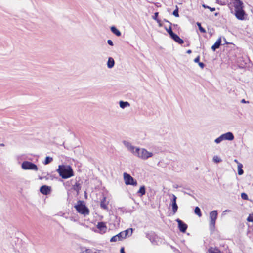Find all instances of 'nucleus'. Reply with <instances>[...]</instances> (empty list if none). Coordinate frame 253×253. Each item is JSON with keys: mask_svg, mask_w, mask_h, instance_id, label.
Here are the masks:
<instances>
[{"mask_svg": "<svg viewBox=\"0 0 253 253\" xmlns=\"http://www.w3.org/2000/svg\"><path fill=\"white\" fill-rule=\"evenodd\" d=\"M166 30L168 32V33L169 34L170 37L174 34L172 30L171 27H169V28H166Z\"/></svg>", "mask_w": 253, "mask_h": 253, "instance_id": "7c9ffc66", "label": "nucleus"}, {"mask_svg": "<svg viewBox=\"0 0 253 253\" xmlns=\"http://www.w3.org/2000/svg\"><path fill=\"white\" fill-rule=\"evenodd\" d=\"M0 146H4V144H3V143H1V144H0Z\"/></svg>", "mask_w": 253, "mask_h": 253, "instance_id": "09e8293b", "label": "nucleus"}, {"mask_svg": "<svg viewBox=\"0 0 253 253\" xmlns=\"http://www.w3.org/2000/svg\"><path fill=\"white\" fill-rule=\"evenodd\" d=\"M110 29H111V32L112 33H113L115 35H116L117 36H121V33L115 27L112 26Z\"/></svg>", "mask_w": 253, "mask_h": 253, "instance_id": "6ab92c4d", "label": "nucleus"}, {"mask_svg": "<svg viewBox=\"0 0 253 253\" xmlns=\"http://www.w3.org/2000/svg\"><path fill=\"white\" fill-rule=\"evenodd\" d=\"M252 203H253V200H249Z\"/></svg>", "mask_w": 253, "mask_h": 253, "instance_id": "3c124183", "label": "nucleus"}, {"mask_svg": "<svg viewBox=\"0 0 253 253\" xmlns=\"http://www.w3.org/2000/svg\"><path fill=\"white\" fill-rule=\"evenodd\" d=\"M199 60H200V57L199 56H198L195 59H194V62L195 63H199Z\"/></svg>", "mask_w": 253, "mask_h": 253, "instance_id": "58836bf2", "label": "nucleus"}, {"mask_svg": "<svg viewBox=\"0 0 253 253\" xmlns=\"http://www.w3.org/2000/svg\"><path fill=\"white\" fill-rule=\"evenodd\" d=\"M223 137V140H233L234 138V135L231 132H228L221 135Z\"/></svg>", "mask_w": 253, "mask_h": 253, "instance_id": "ddd939ff", "label": "nucleus"}, {"mask_svg": "<svg viewBox=\"0 0 253 253\" xmlns=\"http://www.w3.org/2000/svg\"><path fill=\"white\" fill-rule=\"evenodd\" d=\"M209 253H219V250L217 248H210L208 250Z\"/></svg>", "mask_w": 253, "mask_h": 253, "instance_id": "393cba45", "label": "nucleus"}, {"mask_svg": "<svg viewBox=\"0 0 253 253\" xmlns=\"http://www.w3.org/2000/svg\"><path fill=\"white\" fill-rule=\"evenodd\" d=\"M169 196L171 197V198H170V201L172 210L173 213L175 214L177 212L178 209V206L176 204L177 197L173 194H169Z\"/></svg>", "mask_w": 253, "mask_h": 253, "instance_id": "6e6552de", "label": "nucleus"}, {"mask_svg": "<svg viewBox=\"0 0 253 253\" xmlns=\"http://www.w3.org/2000/svg\"><path fill=\"white\" fill-rule=\"evenodd\" d=\"M78 185H79V184H78V183H76V185H75L74 186H78Z\"/></svg>", "mask_w": 253, "mask_h": 253, "instance_id": "8fccbe9b", "label": "nucleus"}, {"mask_svg": "<svg viewBox=\"0 0 253 253\" xmlns=\"http://www.w3.org/2000/svg\"><path fill=\"white\" fill-rule=\"evenodd\" d=\"M51 191V187L47 185L42 186L40 188V192L44 194L47 195Z\"/></svg>", "mask_w": 253, "mask_h": 253, "instance_id": "f8f14e48", "label": "nucleus"}, {"mask_svg": "<svg viewBox=\"0 0 253 253\" xmlns=\"http://www.w3.org/2000/svg\"><path fill=\"white\" fill-rule=\"evenodd\" d=\"M107 43L109 45H110L111 46H113V45H114L113 42L111 40H108Z\"/></svg>", "mask_w": 253, "mask_h": 253, "instance_id": "4c0bfd02", "label": "nucleus"}, {"mask_svg": "<svg viewBox=\"0 0 253 253\" xmlns=\"http://www.w3.org/2000/svg\"><path fill=\"white\" fill-rule=\"evenodd\" d=\"M234 161L235 163H236L238 165H239V164H241L240 163H239V162H238V161L237 159H235V160H234Z\"/></svg>", "mask_w": 253, "mask_h": 253, "instance_id": "49530a36", "label": "nucleus"}, {"mask_svg": "<svg viewBox=\"0 0 253 253\" xmlns=\"http://www.w3.org/2000/svg\"><path fill=\"white\" fill-rule=\"evenodd\" d=\"M57 171L59 175L64 179L70 178L74 175L71 167L68 165H59Z\"/></svg>", "mask_w": 253, "mask_h": 253, "instance_id": "f257e3e1", "label": "nucleus"}, {"mask_svg": "<svg viewBox=\"0 0 253 253\" xmlns=\"http://www.w3.org/2000/svg\"><path fill=\"white\" fill-rule=\"evenodd\" d=\"M79 253H101V252L100 251H98L95 249H87Z\"/></svg>", "mask_w": 253, "mask_h": 253, "instance_id": "a211bd4d", "label": "nucleus"}, {"mask_svg": "<svg viewBox=\"0 0 253 253\" xmlns=\"http://www.w3.org/2000/svg\"><path fill=\"white\" fill-rule=\"evenodd\" d=\"M97 228L102 233L105 232L107 227L105 224L103 222H99L97 225Z\"/></svg>", "mask_w": 253, "mask_h": 253, "instance_id": "4468645a", "label": "nucleus"}, {"mask_svg": "<svg viewBox=\"0 0 253 253\" xmlns=\"http://www.w3.org/2000/svg\"><path fill=\"white\" fill-rule=\"evenodd\" d=\"M247 220L248 222L253 221V212L252 214H250L248 217Z\"/></svg>", "mask_w": 253, "mask_h": 253, "instance_id": "c9c22d12", "label": "nucleus"}, {"mask_svg": "<svg viewBox=\"0 0 253 253\" xmlns=\"http://www.w3.org/2000/svg\"><path fill=\"white\" fill-rule=\"evenodd\" d=\"M123 178L125 181V183L126 185H133L136 186L137 182L129 174L126 172L123 173Z\"/></svg>", "mask_w": 253, "mask_h": 253, "instance_id": "423d86ee", "label": "nucleus"}, {"mask_svg": "<svg viewBox=\"0 0 253 253\" xmlns=\"http://www.w3.org/2000/svg\"><path fill=\"white\" fill-rule=\"evenodd\" d=\"M251 222H253V221H252Z\"/></svg>", "mask_w": 253, "mask_h": 253, "instance_id": "603ef678", "label": "nucleus"}, {"mask_svg": "<svg viewBox=\"0 0 253 253\" xmlns=\"http://www.w3.org/2000/svg\"><path fill=\"white\" fill-rule=\"evenodd\" d=\"M221 43V38H219L215 42V43L212 46L211 49L214 51L216 49L218 48Z\"/></svg>", "mask_w": 253, "mask_h": 253, "instance_id": "dca6fc26", "label": "nucleus"}, {"mask_svg": "<svg viewBox=\"0 0 253 253\" xmlns=\"http://www.w3.org/2000/svg\"><path fill=\"white\" fill-rule=\"evenodd\" d=\"M195 213L197 214L199 217H201L202 214L201 213L200 209L198 207H196L194 210Z\"/></svg>", "mask_w": 253, "mask_h": 253, "instance_id": "bb28decb", "label": "nucleus"}, {"mask_svg": "<svg viewBox=\"0 0 253 253\" xmlns=\"http://www.w3.org/2000/svg\"><path fill=\"white\" fill-rule=\"evenodd\" d=\"M100 206L103 209H107V203L106 201L105 197H104L103 199L101 201Z\"/></svg>", "mask_w": 253, "mask_h": 253, "instance_id": "412c9836", "label": "nucleus"}, {"mask_svg": "<svg viewBox=\"0 0 253 253\" xmlns=\"http://www.w3.org/2000/svg\"><path fill=\"white\" fill-rule=\"evenodd\" d=\"M202 6H203V7L205 8H208V9H209V6H207V5H205V4H203V5H202Z\"/></svg>", "mask_w": 253, "mask_h": 253, "instance_id": "c03bdc74", "label": "nucleus"}, {"mask_svg": "<svg viewBox=\"0 0 253 253\" xmlns=\"http://www.w3.org/2000/svg\"><path fill=\"white\" fill-rule=\"evenodd\" d=\"M230 211H230V210H225V211H223V213H225V212H230Z\"/></svg>", "mask_w": 253, "mask_h": 253, "instance_id": "a18cd8bd", "label": "nucleus"}, {"mask_svg": "<svg viewBox=\"0 0 253 253\" xmlns=\"http://www.w3.org/2000/svg\"><path fill=\"white\" fill-rule=\"evenodd\" d=\"M241 197L244 200H249L248 196L247 194L245 193H242L241 194Z\"/></svg>", "mask_w": 253, "mask_h": 253, "instance_id": "72a5a7b5", "label": "nucleus"}, {"mask_svg": "<svg viewBox=\"0 0 253 253\" xmlns=\"http://www.w3.org/2000/svg\"><path fill=\"white\" fill-rule=\"evenodd\" d=\"M75 208L79 213L84 216L89 214V209L84 204L83 201H79L77 204L75 206Z\"/></svg>", "mask_w": 253, "mask_h": 253, "instance_id": "7ed1b4c3", "label": "nucleus"}, {"mask_svg": "<svg viewBox=\"0 0 253 253\" xmlns=\"http://www.w3.org/2000/svg\"><path fill=\"white\" fill-rule=\"evenodd\" d=\"M176 221L178 223L179 230L183 233L185 232L187 228V225L179 219H176Z\"/></svg>", "mask_w": 253, "mask_h": 253, "instance_id": "9d476101", "label": "nucleus"}, {"mask_svg": "<svg viewBox=\"0 0 253 253\" xmlns=\"http://www.w3.org/2000/svg\"><path fill=\"white\" fill-rule=\"evenodd\" d=\"M245 15V12L243 10V9L241 10H238L235 11V15L236 17L240 20H243L244 19V16Z\"/></svg>", "mask_w": 253, "mask_h": 253, "instance_id": "9b49d317", "label": "nucleus"}, {"mask_svg": "<svg viewBox=\"0 0 253 253\" xmlns=\"http://www.w3.org/2000/svg\"><path fill=\"white\" fill-rule=\"evenodd\" d=\"M173 15L175 16L176 17H179V14H178V9L177 8H176V9H175L173 12Z\"/></svg>", "mask_w": 253, "mask_h": 253, "instance_id": "e433bc0d", "label": "nucleus"}, {"mask_svg": "<svg viewBox=\"0 0 253 253\" xmlns=\"http://www.w3.org/2000/svg\"><path fill=\"white\" fill-rule=\"evenodd\" d=\"M115 61L112 57H109L107 65L108 68H112L114 66Z\"/></svg>", "mask_w": 253, "mask_h": 253, "instance_id": "f3484780", "label": "nucleus"}, {"mask_svg": "<svg viewBox=\"0 0 253 253\" xmlns=\"http://www.w3.org/2000/svg\"><path fill=\"white\" fill-rule=\"evenodd\" d=\"M233 2L235 11L243 9V3L240 0H231Z\"/></svg>", "mask_w": 253, "mask_h": 253, "instance_id": "1a4fd4ad", "label": "nucleus"}, {"mask_svg": "<svg viewBox=\"0 0 253 253\" xmlns=\"http://www.w3.org/2000/svg\"><path fill=\"white\" fill-rule=\"evenodd\" d=\"M119 105L120 107L122 109H124L126 107H129L130 106V104L128 102H124L123 101H120L119 102Z\"/></svg>", "mask_w": 253, "mask_h": 253, "instance_id": "aec40b11", "label": "nucleus"}, {"mask_svg": "<svg viewBox=\"0 0 253 253\" xmlns=\"http://www.w3.org/2000/svg\"><path fill=\"white\" fill-rule=\"evenodd\" d=\"M198 64H199V66H200L201 68H202V69H203V68L204 67V66H205L204 64L203 63H202V62H199Z\"/></svg>", "mask_w": 253, "mask_h": 253, "instance_id": "ea45409f", "label": "nucleus"}, {"mask_svg": "<svg viewBox=\"0 0 253 253\" xmlns=\"http://www.w3.org/2000/svg\"><path fill=\"white\" fill-rule=\"evenodd\" d=\"M145 187L144 186H141L139 190L138 191V193L140 194L141 196L145 195Z\"/></svg>", "mask_w": 253, "mask_h": 253, "instance_id": "5701e85b", "label": "nucleus"}, {"mask_svg": "<svg viewBox=\"0 0 253 253\" xmlns=\"http://www.w3.org/2000/svg\"><path fill=\"white\" fill-rule=\"evenodd\" d=\"M53 161V158L52 157H50L49 156H47L45 158V159L43 162V164L44 165H47L51 163Z\"/></svg>", "mask_w": 253, "mask_h": 253, "instance_id": "b1692460", "label": "nucleus"}, {"mask_svg": "<svg viewBox=\"0 0 253 253\" xmlns=\"http://www.w3.org/2000/svg\"><path fill=\"white\" fill-rule=\"evenodd\" d=\"M132 228H130V229H128L127 230H126L124 231H123V232H125V233H126V236H127V234H129V235H131L132 234Z\"/></svg>", "mask_w": 253, "mask_h": 253, "instance_id": "2f4dec72", "label": "nucleus"}, {"mask_svg": "<svg viewBox=\"0 0 253 253\" xmlns=\"http://www.w3.org/2000/svg\"><path fill=\"white\" fill-rule=\"evenodd\" d=\"M187 53H188V54H190L191 53V50H188L187 51Z\"/></svg>", "mask_w": 253, "mask_h": 253, "instance_id": "de8ad7c7", "label": "nucleus"}, {"mask_svg": "<svg viewBox=\"0 0 253 253\" xmlns=\"http://www.w3.org/2000/svg\"><path fill=\"white\" fill-rule=\"evenodd\" d=\"M158 14H159L158 12H155L154 14V15L153 16V18L154 20H155L156 21H157V22L158 23H160V20L159 19H158Z\"/></svg>", "mask_w": 253, "mask_h": 253, "instance_id": "f704fd0d", "label": "nucleus"}, {"mask_svg": "<svg viewBox=\"0 0 253 253\" xmlns=\"http://www.w3.org/2000/svg\"><path fill=\"white\" fill-rule=\"evenodd\" d=\"M117 235L119 236L118 238H119L120 241L122 240L123 239H125L126 237V233H125V232H123V231L121 232L120 233L118 234Z\"/></svg>", "mask_w": 253, "mask_h": 253, "instance_id": "a878e982", "label": "nucleus"}, {"mask_svg": "<svg viewBox=\"0 0 253 253\" xmlns=\"http://www.w3.org/2000/svg\"><path fill=\"white\" fill-rule=\"evenodd\" d=\"M223 140V137L222 136V135H220L219 137H218L217 138L215 139L214 142L216 144H219Z\"/></svg>", "mask_w": 253, "mask_h": 253, "instance_id": "c756f323", "label": "nucleus"}, {"mask_svg": "<svg viewBox=\"0 0 253 253\" xmlns=\"http://www.w3.org/2000/svg\"><path fill=\"white\" fill-rule=\"evenodd\" d=\"M217 211L214 210L210 213V223L209 226L211 230H213L215 228V222L217 218Z\"/></svg>", "mask_w": 253, "mask_h": 253, "instance_id": "39448f33", "label": "nucleus"}, {"mask_svg": "<svg viewBox=\"0 0 253 253\" xmlns=\"http://www.w3.org/2000/svg\"><path fill=\"white\" fill-rule=\"evenodd\" d=\"M122 143L127 150L135 156L136 152L137 151L136 149L138 147L133 146L131 143L126 140L123 141Z\"/></svg>", "mask_w": 253, "mask_h": 253, "instance_id": "0eeeda50", "label": "nucleus"}, {"mask_svg": "<svg viewBox=\"0 0 253 253\" xmlns=\"http://www.w3.org/2000/svg\"><path fill=\"white\" fill-rule=\"evenodd\" d=\"M241 102L242 103H249V102L248 101H246L245 99H243L241 100Z\"/></svg>", "mask_w": 253, "mask_h": 253, "instance_id": "a19ab883", "label": "nucleus"}, {"mask_svg": "<svg viewBox=\"0 0 253 253\" xmlns=\"http://www.w3.org/2000/svg\"><path fill=\"white\" fill-rule=\"evenodd\" d=\"M209 9H210V10L211 11V12L214 11H215V8H214V7L212 8V7H209Z\"/></svg>", "mask_w": 253, "mask_h": 253, "instance_id": "79ce46f5", "label": "nucleus"}, {"mask_svg": "<svg viewBox=\"0 0 253 253\" xmlns=\"http://www.w3.org/2000/svg\"><path fill=\"white\" fill-rule=\"evenodd\" d=\"M242 168L243 165L242 164H239V165H238V173L239 175H242L244 173Z\"/></svg>", "mask_w": 253, "mask_h": 253, "instance_id": "4be33fe9", "label": "nucleus"}, {"mask_svg": "<svg viewBox=\"0 0 253 253\" xmlns=\"http://www.w3.org/2000/svg\"><path fill=\"white\" fill-rule=\"evenodd\" d=\"M119 236H117V235H115V236H114L113 237H112L111 239H110V242H116L117 241H120L119 238H118Z\"/></svg>", "mask_w": 253, "mask_h": 253, "instance_id": "473e14b6", "label": "nucleus"}, {"mask_svg": "<svg viewBox=\"0 0 253 253\" xmlns=\"http://www.w3.org/2000/svg\"><path fill=\"white\" fill-rule=\"evenodd\" d=\"M197 25L198 26L199 29L201 32L203 33H205L206 32L205 29L201 26L200 23L197 22Z\"/></svg>", "mask_w": 253, "mask_h": 253, "instance_id": "cd10ccee", "label": "nucleus"}, {"mask_svg": "<svg viewBox=\"0 0 253 253\" xmlns=\"http://www.w3.org/2000/svg\"><path fill=\"white\" fill-rule=\"evenodd\" d=\"M21 168L24 170H30L37 171L38 170L37 166L29 161H25L21 164Z\"/></svg>", "mask_w": 253, "mask_h": 253, "instance_id": "20e7f679", "label": "nucleus"}, {"mask_svg": "<svg viewBox=\"0 0 253 253\" xmlns=\"http://www.w3.org/2000/svg\"><path fill=\"white\" fill-rule=\"evenodd\" d=\"M120 253H125L124 248L123 247L121 248L120 250Z\"/></svg>", "mask_w": 253, "mask_h": 253, "instance_id": "37998d69", "label": "nucleus"}, {"mask_svg": "<svg viewBox=\"0 0 253 253\" xmlns=\"http://www.w3.org/2000/svg\"><path fill=\"white\" fill-rule=\"evenodd\" d=\"M171 38L176 42L178 43L179 44H182L184 42L182 39H181L176 34H174Z\"/></svg>", "mask_w": 253, "mask_h": 253, "instance_id": "2eb2a0df", "label": "nucleus"}, {"mask_svg": "<svg viewBox=\"0 0 253 253\" xmlns=\"http://www.w3.org/2000/svg\"><path fill=\"white\" fill-rule=\"evenodd\" d=\"M213 161L216 163L220 162L222 160L218 156H214L213 158Z\"/></svg>", "mask_w": 253, "mask_h": 253, "instance_id": "c85d7f7f", "label": "nucleus"}, {"mask_svg": "<svg viewBox=\"0 0 253 253\" xmlns=\"http://www.w3.org/2000/svg\"><path fill=\"white\" fill-rule=\"evenodd\" d=\"M136 150L135 156L142 160H147L153 155L152 152L148 151L145 148H140L138 147L136 149Z\"/></svg>", "mask_w": 253, "mask_h": 253, "instance_id": "f03ea898", "label": "nucleus"}]
</instances>
